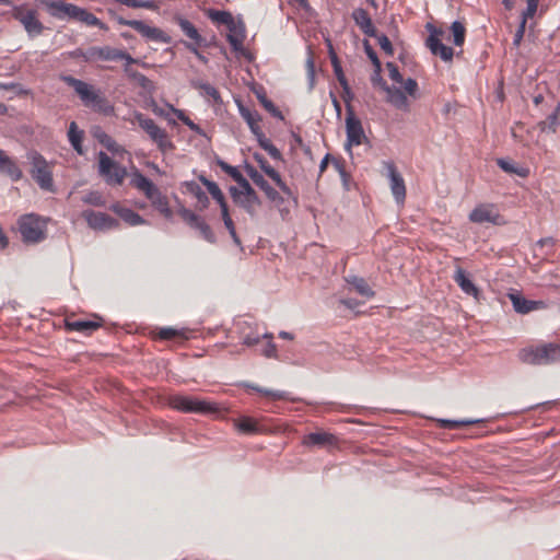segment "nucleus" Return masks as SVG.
<instances>
[{"mask_svg": "<svg viewBox=\"0 0 560 560\" xmlns=\"http://www.w3.org/2000/svg\"><path fill=\"white\" fill-rule=\"evenodd\" d=\"M255 136L260 148H262L273 160L282 161L280 150L264 135L262 131H259V133H256Z\"/></svg>", "mask_w": 560, "mask_h": 560, "instance_id": "nucleus-32", "label": "nucleus"}, {"mask_svg": "<svg viewBox=\"0 0 560 560\" xmlns=\"http://www.w3.org/2000/svg\"><path fill=\"white\" fill-rule=\"evenodd\" d=\"M200 180L207 187L208 192L212 196V198L219 203L221 213L223 212V209H228V205H226L224 195L221 191L218 184L212 180L207 179L206 177H201Z\"/></svg>", "mask_w": 560, "mask_h": 560, "instance_id": "nucleus-29", "label": "nucleus"}, {"mask_svg": "<svg viewBox=\"0 0 560 560\" xmlns=\"http://www.w3.org/2000/svg\"><path fill=\"white\" fill-rule=\"evenodd\" d=\"M254 159L258 163L262 172L279 187V189L287 196H291V189L282 180L280 174L267 162V160L259 153H254Z\"/></svg>", "mask_w": 560, "mask_h": 560, "instance_id": "nucleus-15", "label": "nucleus"}, {"mask_svg": "<svg viewBox=\"0 0 560 560\" xmlns=\"http://www.w3.org/2000/svg\"><path fill=\"white\" fill-rule=\"evenodd\" d=\"M16 230L24 243H35V217L32 213L24 214L18 220Z\"/></svg>", "mask_w": 560, "mask_h": 560, "instance_id": "nucleus-16", "label": "nucleus"}, {"mask_svg": "<svg viewBox=\"0 0 560 560\" xmlns=\"http://www.w3.org/2000/svg\"><path fill=\"white\" fill-rule=\"evenodd\" d=\"M131 185L142 191L161 213L165 217L171 214L166 198L161 194L159 188L139 171L132 174Z\"/></svg>", "mask_w": 560, "mask_h": 560, "instance_id": "nucleus-3", "label": "nucleus"}, {"mask_svg": "<svg viewBox=\"0 0 560 560\" xmlns=\"http://www.w3.org/2000/svg\"><path fill=\"white\" fill-rule=\"evenodd\" d=\"M364 51L366 54V56L369 57V59L371 60V62L373 63V66H377L381 65V61L376 55V52L374 51V49L372 48V46L370 45V43L368 40H364Z\"/></svg>", "mask_w": 560, "mask_h": 560, "instance_id": "nucleus-61", "label": "nucleus"}, {"mask_svg": "<svg viewBox=\"0 0 560 560\" xmlns=\"http://www.w3.org/2000/svg\"><path fill=\"white\" fill-rule=\"evenodd\" d=\"M159 336H160L161 339H165V340L174 339L176 337L186 338L187 337V331L184 330V329L183 330H178V329H174V328H171V327H165V328H161L160 329Z\"/></svg>", "mask_w": 560, "mask_h": 560, "instance_id": "nucleus-47", "label": "nucleus"}, {"mask_svg": "<svg viewBox=\"0 0 560 560\" xmlns=\"http://www.w3.org/2000/svg\"><path fill=\"white\" fill-rule=\"evenodd\" d=\"M117 3L124 4L129 8L133 9H149V10H156L158 9V1L156 0H114Z\"/></svg>", "mask_w": 560, "mask_h": 560, "instance_id": "nucleus-40", "label": "nucleus"}, {"mask_svg": "<svg viewBox=\"0 0 560 560\" xmlns=\"http://www.w3.org/2000/svg\"><path fill=\"white\" fill-rule=\"evenodd\" d=\"M526 23H527V21L521 19L520 25L514 34V37H513V45L515 47H518L523 40L525 30H526Z\"/></svg>", "mask_w": 560, "mask_h": 560, "instance_id": "nucleus-57", "label": "nucleus"}, {"mask_svg": "<svg viewBox=\"0 0 560 560\" xmlns=\"http://www.w3.org/2000/svg\"><path fill=\"white\" fill-rule=\"evenodd\" d=\"M404 89L406 91V93L412 97L416 96V93L418 91V83L415 79L412 78H408L405 82H404Z\"/></svg>", "mask_w": 560, "mask_h": 560, "instance_id": "nucleus-62", "label": "nucleus"}, {"mask_svg": "<svg viewBox=\"0 0 560 560\" xmlns=\"http://www.w3.org/2000/svg\"><path fill=\"white\" fill-rule=\"evenodd\" d=\"M539 0H526V9L522 12L521 19L527 21L528 19H532L538 9Z\"/></svg>", "mask_w": 560, "mask_h": 560, "instance_id": "nucleus-52", "label": "nucleus"}, {"mask_svg": "<svg viewBox=\"0 0 560 560\" xmlns=\"http://www.w3.org/2000/svg\"><path fill=\"white\" fill-rule=\"evenodd\" d=\"M469 220L474 223L501 224L502 218L493 205H479L469 214Z\"/></svg>", "mask_w": 560, "mask_h": 560, "instance_id": "nucleus-13", "label": "nucleus"}, {"mask_svg": "<svg viewBox=\"0 0 560 560\" xmlns=\"http://www.w3.org/2000/svg\"><path fill=\"white\" fill-rule=\"evenodd\" d=\"M261 105L273 117L283 119L281 112L276 107V105L270 100H261Z\"/></svg>", "mask_w": 560, "mask_h": 560, "instance_id": "nucleus-59", "label": "nucleus"}, {"mask_svg": "<svg viewBox=\"0 0 560 560\" xmlns=\"http://www.w3.org/2000/svg\"><path fill=\"white\" fill-rule=\"evenodd\" d=\"M352 19L357 26L362 31V33L366 36H376V30L372 23V20L366 10L362 8H357L352 12Z\"/></svg>", "mask_w": 560, "mask_h": 560, "instance_id": "nucleus-18", "label": "nucleus"}, {"mask_svg": "<svg viewBox=\"0 0 560 560\" xmlns=\"http://www.w3.org/2000/svg\"><path fill=\"white\" fill-rule=\"evenodd\" d=\"M498 165L501 170L509 174H516L521 177H526L528 175V170L525 167H518L514 163L505 159H498Z\"/></svg>", "mask_w": 560, "mask_h": 560, "instance_id": "nucleus-38", "label": "nucleus"}, {"mask_svg": "<svg viewBox=\"0 0 560 560\" xmlns=\"http://www.w3.org/2000/svg\"><path fill=\"white\" fill-rule=\"evenodd\" d=\"M83 202L85 203H89V205H93V206H96V207H102L105 205V201L102 197V195L97 191H91L89 192L88 195H85L83 197Z\"/></svg>", "mask_w": 560, "mask_h": 560, "instance_id": "nucleus-53", "label": "nucleus"}, {"mask_svg": "<svg viewBox=\"0 0 560 560\" xmlns=\"http://www.w3.org/2000/svg\"><path fill=\"white\" fill-rule=\"evenodd\" d=\"M385 168L387 171V177L389 179L390 191L397 203H404L406 198V186L405 180L400 173L397 171L393 162H385Z\"/></svg>", "mask_w": 560, "mask_h": 560, "instance_id": "nucleus-11", "label": "nucleus"}, {"mask_svg": "<svg viewBox=\"0 0 560 560\" xmlns=\"http://www.w3.org/2000/svg\"><path fill=\"white\" fill-rule=\"evenodd\" d=\"M373 67H374V71H373V74L371 75L372 84L380 86L383 91L387 90L388 85L381 75L382 66L378 65V67L377 66H373Z\"/></svg>", "mask_w": 560, "mask_h": 560, "instance_id": "nucleus-50", "label": "nucleus"}, {"mask_svg": "<svg viewBox=\"0 0 560 560\" xmlns=\"http://www.w3.org/2000/svg\"><path fill=\"white\" fill-rule=\"evenodd\" d=\"M62 81L74 90L86 107L104 115H112L114 113V106L91 84L71 75H63Z\"/></svg>", "mask_w": 560, "mask_h": 560, "instance_id": "nucleus-1", "label": "nucleus"}, {"mask_svg": "<svg viewBox=\"0 0 560 560\" xmlns=\"http://www.w3.org/2000/svg\"><path fill=\"white\" fill-rule=\"evenodd\" d=\"M82 217L88 222L89 226L97 231H108L118 228L119 222L104 212H96L93 210H85Z\"/></svg>", "mask_w": 560, "mask_h": 560, "instance_id": "nucleus-10", "label": "nucleus"}, {"mask_svg": "<svg viewBox=\"0 0 560 560\" xmlns=\"http://www.w3.org/2000/svg\"><path fill=\"white\" fill-rule=\"evenodd\" d=\"M518 359L526 364L547 365L560 361V345L544 343L530 346L518 351Z\"/></svg>", "mask_w": 560, "mask_h": 560, "instance_id": "nucleus-2", "label": "nucleus"}, {"mask_svg": "<svg viewBox=\"0 0 560 560\" xmlns=\"http://www.w3.org/2000/svg\"><path fill=\"white\" fill-rule=\"evenodd\" d=\"M116 57L115 60H125V65H128L130 67L131 65L140 63V59L133 58L131 55H129L127 51L122 49H116Z\"/></svg>", "mask_w": 560, "mask_h": 560, "instance_id": "nucleus-55", "label": "nucleus"}, {"mask_svg": "<svg viewBox=\"0 0 560 560\" xmlns=\"http://www.w3.org/2000/svg\"><path fill=\"white\" fill-rule=\"evenodd\" d=\"M508 296L512 302L514 311L520 314H528L533 311L546 307V303L544 301L527 300L518 292H510Z\"/></svg>", "mask_w": 560, "mask_h": 560, "instance_id": "nucleus-14", "label": "nucleus"}, {"mask_svg": "<svg viewBox=\"0 0 560 560\" xmlns=\"http://www.w3.org/2000/svg\"><path fill=\"white\" fill-rule=\"evenodd\" d=\"M116 21L119 25H125L133 28L138 32L143 38L147 40L170 44L172 38L167 35L163 30L151 26L143 21L140 20H127L122 16H117Z\"/></svg>", "mask_w": 560, "mask_h": 560, "instance_id": "nucleus-7", "label": "nucleus"}, {"mask_svg": "<svg viewBox=\"0 0 560 560\" xmlns=\"http://www.w3.org/2000/svg\"><path fill=\"white\" fill-rule=\"evenodd\" d=\"M168 405L173 409L183 412L214 413L219 411L218 406L213 402L183 395L171 396L168 399Z\"/></svg>", "mask_w": 560, "mask_h": 560, "instance_id": "nucleus-5", "label": "nucleus"}, {"mask_svg": "<svg viewBox=\"0 0 560 560\" xmlns=\"http://www.w3.org/2000/svg\"><path fill=\"white\" fill-rule=\"evenodd\" d=\"M236 428L240 432L246 434H254L259 432L258 423L250 417H243L236 422Z\"/></svg>", "mask_w": 560, "mask_h": 560, "instance_id": "nucleus-39", "label": "nucleus"}, {"mask_svg": "<svg viewBox=\"0 0 560 560\" xmlns=\"http://www.w3.org/2000/svg\"><path fill=\"white\" fill-rule=\"evenodd\" d=\"M237 184L240 186V196L250 195L253 197L254 192H256L250 186L249 182L244 176L237 182Z\"/></svg>", "mask_w": 560, "mask_h": 560, "instance_id": "nucleus-56", "label": "nucleus"}, {"mask_svg": "<svg viewBox=\"0 0 560 560\" xmlns=\"http://www.w3.org/2000/svg\"><path fill=\"white\" fill-rule=\"evenodd\" d=\"M194 195L197 198L198 203H200L201 208H206L208 206L209 198L207 194L197 185L195 186Z\"/></svg>", "mask_w": 560, "mask_h": 560, "instance_id": "nucleus-60", "label": "nucleus"}, {"mask_svg": "<svg viewBox=\"0 0 560 560\" xmlns=\"http://www.w3.org/2000/svg\"><path fill=\"white\" fill-rule=\"evenodd\" d=\"M335 435L327 432H313L304 436L303 445L305 446H327L336 444Z\"/></svg>", "mask_w": 560, "mask_h": 560, "instance_id": "nucleus-22", "label": "nucleus"}, {"mask_svg": "<svg viewBox=\"0 0 560 560\" xmlns=\"http://www.w3.org/2000/svg\"><path fill=\"white\" fill-rule=\"evenodd\" d=\"M245 387L249 388V389H253L264 396H267V397H270L275 400H280V399H283V400H288V399H291L290 398V393L288 392H284V390H273V389H268V388H264V387H260V386H257V385H254V384H245Z\"/></svg>", "mask_w": 560, "mask_h": 560, "instance_id": "nucleus-34", "label": "nucleus"}, {"mask_svg": "<svg viewBox=\"0 0 560 560\" xmlns=\"http://www.w3.org/2000/svg\"><path fill=\"white\" fill-rule=\"evenodd\" d=\"M452 40L455 46L462 47L466 38V27L463 22L454 21L450 26Z\"/></svg>", "mask_w": 560, "mask_h": 560, "instance_id": "nucleus-36", "label": "nucleus"}, {"mask_svg": "<svg viewBox=\"0 0 560 560\" xmlns=\"http://www.w3.org/2000/svg\"><path fill=\"white\" fill-rule=\"evenodd\" d=\"M386 67L388 69V74H389V78L396 82V83H402L404 82V78L402 75L400 74L397 66L393 62H387L386 63Z\"/></svg>", "mask_w": 560, "mask_h": 560, "instance_id": "nucleus-58", "label": "nucleus"}, {"mask_svg": "<svg viewBox=\"0 0 560 560\" xmlns=\"http://www.w3.org/2000/svg\"><path fill=\"white\" fill-rule=\"evenodd\" d=\"M101 326L100 323L94 320H68L67 328L72 331H79L83 334H90L96 330Z\"/></svg>", "mask_w": 560, "mask_h": 560, "instance_id": "nucleus-31", "label": "nucleus"}, {"mask_svg": "<svg viewBox=\"0 0 560 560\" xmlns=\"http://www.w3.org/2000/svg\"><path fill=\"white\" fill-rule=\"evenodd\" d=\"M110 209L130 226H137L145 223V220L130 208H125L116 203L113 205Z\"/></svg>", "mask_w": 560, "mask_h": 560, "instance_id": "nucleus-21", "label": "nucleus"}, {"mask_svg": "<svg viewBox=\"0 0 560 560\" xmlns=\"http://www.w3.org/2000/svg\"><path fill=\"white\" fill-rule=\"evenodd\" d=\"M232 28H233V31H231V33L228 34V37H226L228 42L230 43V45L234 51H242L244 35L242 33H237L235 31L234 26Z\"/></svg>", "mask_w": 560, "mask_h": 560, "instance_id": "nucleus-43", "label": "nucleus"}, {"mask_svg": "<svg viewBox=\"0 0 560 560\" xmlns=\"http://www.w3.org/2000/svg\"><path fill=\"white\" fill-rule=\"evenodd\" d=\"M43 164L45 161L37 154V185L46 191L54 192L52 175Z\"/></svg>", "mask_w": 560, "mask_h": 560, "instance_id": "nucleus-23", "label": "nucleus"}, {"mask_svg": "<svg viewBox=\"0 0 560 560\" xmlns=\"http://www.w3.org/2000/svg\"><path fill=\"white\" fill-rule=\"evenodd\" d=\"M68 139L72 148L78 154H83L82 139L83 131L80 130L74 121L70 122L68 130Z\"/></svg>", "mask_w": 560, "mask_h": 560, "instance_id": "nucleus-30", "label": "nucleus"}, {"mask_svg": "<svg viewBox=\"0 0 560 560\" xmlns=\"http://www.w3.org/2000/svg\"><path fill=\"white\" fill-rule=\"evenodd\" d=\"M98 172L109 185H121L126 175V167L114 162L105 152L98 153Z\"/></svg>", "mask_w": 560, "mask_h": 560, "instance_id": "nucleus-8", "label": "nucleus"}, {"mask_svg": "<svg viewBox=\"0 0 560 560\" xmlns=\"http://www.w3.org/2000/svg\"><path fill=\"white\" fill-rule=\"evenodd\" d=\"M346 150L349 152L351 151L352 145H360L365 140V135L361 120L354 116L350 107H348V113L346 117Z\"/></svg>", "mask_w": 560, "mask_h": 560, "instance_id": "nucleus-9", "label": "nucleus"}, {"mask_svg": "<svg viewBox=\"0 0 560 560\" xmlns=\"http://www.w3.org/2000/svg\"><path fill=\"white\" fill-rule=\"evenodd\" d=\"M116 49L109 46L104 47H90L84 51H80V56L85 61H95V60H115Z\"/></svg>", "mask_w": 560, "mask_h": 560, "instance_id": "nucleus-17", "label": "nucleus"}, {"mask_svg": "<svg viewBox=\"0 0 560 560\" xmlns=\"http://www.w3.org/2000/svg\"><path fill=\"white\" fill-rule=\"evenodd\" d=\"M75 21H80L89 26H97L101 30H107L106 25L97 19L93 13L89 12L85 9L80 8Z\"/></svg>", "mask_w": 560, "mask_h": 560, "instance_id": "nucleus-35", "label": "nucleus"}, {"mask_svg": "<svg viewBox=\"0 0 560 560\" xmlns=\"http://www.w3.org/2000/svg\"><path fill=\"white\" fill-rule=\"evenodd\" d=\"M454 280L458 284V287L462 289L464 293L467 295H471L475 299L479 295V290L474 284V282L467 277L466 272L462 268H457L454 273Z\"/></svg>", "mask_w": 560, "mask_h": 560, "instance_id": "nucleus-24", "label": "nucleus"}, {"mask_svg": "<svg viewBox=\"0 0 560 560\" xmlns=\"http://www.w3.org/2000/svg\"><path fill=\"white\" fill-rule=\"evenodd\" d=\"M47 5L49 8V13L58 19L69 18L71 20H74L80 9V7L72 3L56 1H51L47 3Z\"/></svg>", "mask_w": 560, "mask_h": 560, "instance_id": "nucleus-19", "label": "nucleus"}, {"mask_svg": "<svg viewBox=\"0 0 560 560\" xmlns=\"http://www.w3.org/2000/svg\"><path fill=\"white\" fill-rule=\"evenodd\" d=\"M245 171L253 183L266 194L270 201L276 205H281L283 202V198L280 196V194L270 186L262 174H260L254 166L246 165Z\"/></svg>", "mask_w": 560, "mask_h": 560, "instance_id": "nucleus-12", "label": "nucleus"}, {"mask_svg": "<svg viewBox=\"0 0 560 560\" xmlns=\"http://www.w3.org/2000/svg\"><path fill=\"white\" fill-rule=\"evenodd\" d=\"M440 425L444 429H458L460 427L470 425L477 423L478 420H450V419H440Z\"/></svg>", "mask_w": 560, "mask_h": 560, "instance_id": "nucleus-44", "label": "nucleus"}, {"mask_svg": "<svg viewBox=\"0 0 560 560\" xmlns=\"http://www.w3.org/2000/svg\"><path fill=\"white\" fill-rule=\"evenodd\" d=\"M330 62H331V66H332V69H334V73L338 80V82L340 83L341 88H346V75L343 73V70H342V67L340 65V61L336 55V52L330 49Z\"/></svg>", "mask_w": 560, "mask_h": 560, "instance_id": "nucleus-42", "label": "nucleus"}, {"mask_svg": "<svg viewBox=\"0 0 560 560\" xmlns=\"http://www.w3.org/2000/svg\"><path fill=\"white\" fill-rule=\"evenodd\" d=\"M221 215H222L224 225H225L226 230L229 231L234 244L242 248V242L236 234L234 222L230 217L229 209H223V212L221 213Z\"/></svg>", "mask_w": 560, "mask_h": 560, "instance_id": "nucleus-41", "label": "nucleus"}, {"mask_svg": "<svg viewBox=\"0 0 560 560\" xmlns=\"http://www.w3.org/2000/svg\"><path fill=\"white\" fill-rule=\"evenodd\" d=\"M238 112L242 118L246 121L248 125L250 131L256 135L261 131V128L259 126L260 116L256 110H252L250 108L246 107L241 102L237 103Z\"/></svg>", "mask_w": 560, "mask_h": 560, "instance_id": "nucleus-25", "label": "nucleus"}, {"mask_svg": "<svg viewBox=\"0 0 560 560\" xmlns=\"http://www.w3.org/2000/svg\"><path fill=\"white\" fill-rule=\"evenodd\" d=\"M176 23L178 24L182 32L189 38L191 42L189 44L203 45L205 38L199 34L198 30L195 25L184 18H176Z\"/></svg>", "mask_w": 560, "mask_h": 560, "instance_id": "nucleus-26", "label": "nucleus"}, {"mask_svg": "<svg viewBox=\"0 0 560 560\" xmlns=\"http://www.w3.org/2000/svg\"><path fill=\"white\" fill-rule=\"evenodd\" d=\"M194 229L198 230L201 237L205 238L209 243L215 242V236L209 226L203 220H201Z\"/></svg>", "mask_w": 560, "mask_h": 560, "instance_id": "nucleus-48", "label": "nucleus"}, {"mask_svg": "<svg viewBox=\"0 0 560 560\" xmlns=\"http://www.w3.org/2000/svg\"><path fill=\"white\" fill-rule=\"evenodd\" d=\"M217 164L220 168L230 175L236 183L243 177V174L238 171L237 167L232 166L224 162L223 160H218Z\"/></svg>", "mask_w": 560, "mask_h": 560, "instance_id": "nucleus-49", "label": "nucleus"}, {"mask_svg": "<svg viewBox=\"0 0 560 560\" xmlns=\"http://www.w3.org/2000/svg\"><path fill=\"white\" fill-rule=\"evenodd\" d=\"M184 125H186L191 131L201 137H207L205 130L200 128L197 124H195L189 117L184 120Z\"/></svg>", "mask_w": 560, "mask_h": 560, "instance_id": "nucleus-64", "label": "nucleus"}, {"mask_svg": "<svg viewBox=\"0 0 560 560\" xmlns=\"http://www.w3.org/2000/svg\"><path fill=\"white\" fill-rule=\"evenodd\" d=\"M18 16L30 34L35 31V11L30 10L25 14L19 11Z\"/></svg>", "mask_w": 560, "mask_h": 560, "instance_id": "nucleus-45", "label": "nucleus"}, {"mask_svg": "<svg viewBox=\"0 0 560 560\" xmlns=\"http://www.w3.org/2000/svg\"><path fill=\"white\" fill-rule=\"evenodd\" d=\"M179 214L183 218V220L187 222L191 228H195L202 220L191 210H188L186 208L180 209Z\"/></svg>", "mask_w": 560, "mask_h": 560, "instance_id": "nucleus-51", "label": "nucleus"}, {"mask_svg": "<svg viewBox=\"0 0 560 560\" xmlns=\"http://www.w3.org/2000/svg\"><path fill=\"white\" fill-rule=\"evenodd\" d=\"M425 30L429 32L425 44L431 54L439 56L445 62L452 61L454 57L453 48L442 43V38L445 35L444 28L438 27L432 23H427Z\"/></svg>", "mask_w": 560, "mask_h": 560, "instance_id": "nucleus-6", "label": "nucleus"}, {"mask_svg": "<svg viewBox=\"0 0 560 560\" xmlns=\"http://www.w3.org/2000/svg\"><path fill=\"white\" fill-rule=\"evenodd\" d=\"M347 282L350 285H352L360 295L366 299L374 296V291L370 288V285L363 278L351 276L347 278Z\"/></svg>", "mask_w": 560, "mask_h": 560, "instance_id": "nucleus-33", "label": "nucleus"}, {"mask_svg": "<svg viewBox=\"0 0 560 560\" xmlns=\"http://www.w3.org/2000/svg\"><path fill=\"white\" fill-rule=\"evenodd\" d=\"M377 42H378V45L381 46V48L384 50V52L388 56H392L394 54V49H393V45L389 40V38L384 35V34H381V35H377L374 36Z\"/></svg>", "mask_w": 560, "mask_h": 560, "instance_id": "nucleus-54", "label": "nucleus"}, {"mask_svg": "<svg viewBox=\"0 0 560 560\" xmlns=\"http://www.w3.org/2000/svg\"><path fill=\"white\" fill-rule=\"evenodd\" d=\"M139 127L149 136V138L158 145L162 153H166L174 149L165 129H162L156 122L141 113L135 115Z\"/></svg>", "mask_w": 560, "mask_h": 560, "instance_id": "nucleus-4", "label": "nucleus"}, {"mask_svg": "<svg viewBox=\"0 0 560 560\" xmlns=\"http://www.w3.org/2000/svg\"><path fill=\"white\" fill-rule=\"evenodd\" d=\"M101 142L106 147L107 150L114 153L118 152L120 149L116 141L106 135H104V137L101 139Z\"/></svg>", "mask_w": 560, "mask_h": 560, "instance_id": "nucleus-63", "label": "nucleus"}, {"mask_svg": "<svg viewBox=\"0 0 560 560\" xmlns=\"http://www.w3.org/2000/svg\"><path fill=\"white\" fill-rule=\"evenodd\" d=\"M210 18L213 20V21H217L221 24H226L229 25L230 27V31H233V26H234V21H233V18L231 15V13L226 12V11H214Z\"/></svg>", "mask_w": 560, "mask_h": 560, "instance_id": "nucleus-46", "label": "nucleus"}, {"mask_svg": "<svg viewBox=\"0 0 560 560\" xmlns=\"http://www.w3.org/2000/svg\"><path fill=\"white\" fill-rule=\"evenodd\" d=\"M385 92L387 94V101L396 108L401 110L409 109V101L406 94L400 89L388 86L387 90H385Z\"/></svg>", "mask_w": 560, "mask_h": 560, "instance_id": "nucleus-27", "label": "nucleus"}, {"mask_svg": "<svg viewBox=\"0 0 560 560\" xmlns=\"http://www.w3.org/2000/svg\"><path fill=\"white\" fill-rule=\"evenodd\" d=\"M0 171L7 173L13 180H18L21 177L20 170L5 153L0 158Z\"/></svg>", "mask_w": 560, "mask_h": 560, "instance_id": "nucleus-37", "label": "nucleus"}, {"mask_svg": "<svg viewBox=\"0 0 560 560\" xmlns=\"http://www.w3.org/2000/svg\"><path fill=\"white\" fill-rule=\"evenodd\" d=\"M190 84L194 89L200 90L202 96L210 97L217 104L222 103L219 91L210 83L202 80H192Z\"/></svg>", "mask_w": 560, "mask_h": 560, "instance_id": "nucleus-28", "label": "nucleus"}, {"mask_svg": "<svg viewBox=\"0 0 560 560\" xmlns=\"http://www.w3.org/2000/svg\"><path fill=\"white\" fill-rule=\"evenodd\" d=\"M230 194L233 200L238 203L242 208L245 209L247 213L250 215L255 212V207L260 206V199L256 192H254V196L252 198L250 195L240 196L238 188L232 186L230 187Z\"/></svg>", "mask_w": 560, "mask_h": 560, "instance_id": "nucleus-20", "label": "nucleus"}]
</instances>
